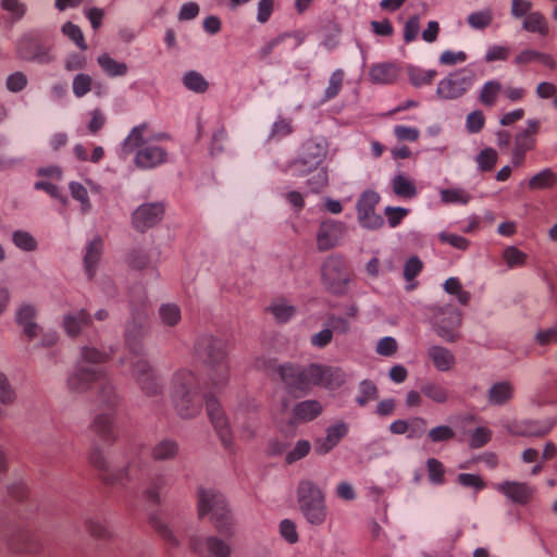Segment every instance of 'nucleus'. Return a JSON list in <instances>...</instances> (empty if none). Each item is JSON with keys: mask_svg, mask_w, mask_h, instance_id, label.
I'll return each instance as SVG.
<instances>
[{"mask_svg": "<svg viewBox=\"0 0 557 557\" xmlns=\"http://www.w3.org/2000/svg\"><path fill=\"white\" fill-rule=\"evenodd\" d=\"M129 362L132 376L145 395L152 397L162 394V380L145 358L134 355Z\"/></svg>", "mask_w": 557, "mask_h": 557, "instance_id": "1a4fd4ad", "label": "nucleus"}, {"mask_svg": "<svg viewBox=\"0 0 557 557\" xmlns=\"http://www.w3.org/2000/svg\"><path fill=\"white\" fill-rule=\"evenodd\" d=\"M433 313L432 323L436 334L448 343H454L460 338L459 329L461 326V313L453 306H434L431 308Z\"/></svg>", "mask_w": 557, "mask_h": 557, "instance_id": "0eeeda50", "label": "nucleus"}, {"mask_svg": "<svg viewBox=\"0 0 557 557\" xmlns=\"http://www.w3.org/2000/svg\"><path fill=\"white\" fill-rule=\"evenodd\" d=\"M444 288L448 294L456 295L462 305H467L470 300V294L462 289L460 282L456 277L448 278L444 284Z\"/></svg>", "mask_w": 557, "mask_h": 557, "instance_id": "13d9d810", "label": "nucleus"}, {"mask_svg": "<svg viewBox=\"0 0 557 557\" xmlns=\"http://www.w3.org/2000/svg\"><path fill=\"white\" fill-rule=\"evenodd\" d=\"M89 462L102 472L103 479L112 484H124L137 476L141 468V461L139 458H132L126 467L119 470L116 473L109 472V465L106 460L103 453L96 448L89 455Z\"/></svg>", "mask_w": 557, "mask_h": 557, "instance_id": "9d476101", "label": "nucleus"}, {"mask_svg": "<svg viewBox=\"0 0 557 557\" xmlns=\"http://www.w3.org/2000/svg\"><path fill=\"white\" fill-rule=\"evenodd\" d=\"M159 323L166 330L176 329L182 322V309L175 302H163L157 312Z\"/></svg>", "mask_w": 557, "mask_h": 557, "instance_id": "393cba45", "label": "nucleus"}, {"mask_svg": "<svg viewBox=\"0 0 557 557\" xmlns=\"http://www.w3.org/2000/svg\"><path fill=\"white\" fill-rule=\"evenodd\" d=\"M346 233V225L335 220H324L320 223L317 232V248L320 251H327L339 245Z\"/></svg>", "mask_w": 557, "mask_h": 557, "instance_id": "dca6fc26", "label": "nucleus"}, {"mask_svg": "<svg viewBox=\"0 0 557 557\" xmlns=\"http://www.w3.org/2000/svg\"><path fill=\"white\" fill-rule=\"evenodd\" d=\"M555 422L545 421H521L512 422L506 425L508 433L517 436H544L550 432Z\"/></svg>", "mask_w": 557, "mask_h": 557, "instance_id": "aec40b11", "label": "nucleus"}, {"mask_svg": "<svg viewBox=\"0 0 557 557\" xmlns=\"http://www.w3.org/2000/svg\"><path fill=\"white\" fill-rule=\"evenodd\" d=\"M536 146V138L529 135L517 133L515 136L511 162L515 166L520 168L525 161L527 152L533 150Z\"/></svg>", "mask_w": 557, "mask_h": 557, "instance_id": "bb28decb", "label": "nucleus"}, {"mask_svg": "<svg viewBox=\"0 0 557 557\" xmlns=\"http://www.w3.org/2000/svg\"><path fill=\"white\" fill-rule=\"evenodd\" d=\"M323 411V406L314 399L302 400L293 408L292 423H305L314 420Z\"/></svg>", "mask_w": 557, "mask_h": 557, "instance_id": "b1692460", "label": "nucleus"}, {"mask_svg": "<svg viewBox=\"0 0 557 557\" xmlns=\"http://www.w3.org/2000/svg\"><path fill=\"white\" fill-rule=\"evenodd\" d=\"M533 3L530 0H511L510 14L513 18H525L532 13Z\"/></svg>", "mask_w": 557, "mask_h": 557, "instance_id": "0e129e2a", "label": "nucleus"}, {"mask_svg": "<svg viewBox=\"0 0 557 557\" xmlns=\"http://www.w3.org/2000/svg\"><path fill=\"white\" fill-rule=\"evenodd\" d=\"M426 354L438 371H449L455 364L454 354L443 346H432Z\"/></svg>", "mask_w": 557, "mask_h": 557, "instance_id": "7c9ffc66", "label": "nucleus"}, {"mask_svg": "<svg viewBox=\"0 0 557 557\" xmlns=\"http://www.w3.org/2000/svg\"><path fill=\"white\" fill-rule=\"evenodd\" d=\"M168 136L153 132L148 124L135 126L125 138L122 151L125 154L135 152L134 163L143 170H150L166 162L168 151L161 141Z\"/></svg>", "mask_w": 557, "mask_h": 557, "instance_id": "f03ea898", "label": "nucleus"}, {"mask_svg": "<svg viewBox=\"0 0 557 557\" xmlns=\"http://www.w3.org/2000/svg\"><path fill=\"white\" fill-rule=\"evenodd\" d=\"M197 375L183 368L174 372L171 381V399L177 414L184 419L197 417L202 407Z\"/></svg>", "mask_w": 557, "mask_h": 557, "instance_id": "7ed1b4c3", "label": "nucleus"}, {"mask_svg": "<svg viewBox=\"0 0 557 557\" xmlns=\"http://www.w3.org/2000/svg\"><path fill=\"white\" fill-rule=\"evenodd\" d=\"M151 524L159 535L172 546H177L178 541L169 527L159 518L152 517Z\"/></svg>", "mask_w": 557, "mask_h": 557, "instance_id": "680f3d73", "label": "nucleus"}, {"mask_svg": "<svg viewBox=\"0 0 557 557\" xmlns=\"http://www.w3.org/2000/svg\"><path fill=\"white\" fill-rule=\"evenodd\" d=\"M269 310L278 322H286L296 313L295 307L286 299H275Z\"/></svg>", "mask_w": 557, "mask_h": 557, "instance_id": "ea45409f", "label": "nucleus"}, {"mask_svg": "<svg viewBox=\"0 0 557 557\" xmlns=\"http://www.w3.org/2000/svg\"><path fill=\"white\" fill-rule=\"evenodd\" d=\"M343 82L344 72L342 70H336L335 72L332 73L329 81V85L324 91V102L335 98L339 94L343 87Z\"/></svg>", "mask_w": 557, "mask_h": 557, "instance_id": "8fccbe9b", "label": "nucleus"}, {"mask_svg": "<svg viewBox=\"0 0 557 557\" xmlns=\"http://www.w3.org/2000/svg\"><path fill=\"white\" fill-rule=\"evenodd\" d=\"M394 135L399 141H417L420 137V131L417 127L396 125L394 127Z\"/></svg>", "mask_w": 557, "mask_h": 557, "instance_id": "052dcab7", "label": "nucleus"}, {"mask_svg": "<svg viewBox=\"0 0 557 557\" xmlns=\"http://www.w3.org/2000/svg\"><path fill=\"white\" fill-rule=\"evenodd\" d=\"M311 449V444L308 441H298L294 448L286 455V461L293 463L304 457H306Z\"/></svg>", "mask_w": 557, "mask_h": 557, "instance_id": "e2e57ef3", "label": "nucleus"}, {"mask_svg": "<svg viewBox=\"0 0 557 557\" xmlns=\"http://www.w3.org/2000/svg\"><path fill=\"white\" fill-rule=\"evenodd\" d=\"M166 486V479L162 475H158L151 479L149 486L145 491V497L147 500L159 504L161 499V492Z\"/></svg>", "mask_w": 557, "mask_h": 557, "instance_id": "49530a36", "label": "nucleus"}, {"mask_svg": "<svg viewBox=\"0 0 557 557\" xmlns=\"http://www.w3.org/2000/svg\"><path fill=\"white\" fill-rule=\"evenodd\" d=\"M177 450L178 448L175 442L163 440L153 446L151 454L154 460H168L174 458Z\"/></svg>", "mask_w": 557, "mask_h": 557, "instance_id": "79ce46f5", "label": "nucleus"}, {"mask_svg": "<svg viewBox=\"0 0 557 557\" xmlns=\"http://www.w3.org/2000/svg\"><path fill=\"white\" fill-rule=\"evenodd\" d=\"M348 433V426L344 422H336L326 429L325 437L315 440L314 451L318 455H326L330 453L342 438Z\"/></svg>", "mask_w": 557, "mask_h": 557, "instance_id": "412c9836", "label": "nucleus"}, {"mask_svg": "<svg viewBox=\"0 0 557 557\" xmlns=\"http://www.w3.org/2000/svg\"><path fill=\"white\" fill-rule=\"evenodd\" d=\"M442 201L445 203L467 205L472 196L462 188H450L441 190Z\"/></svg>", "mask_w": 557, "mask_h": 557, "instance_id": "a18cd8bd", "label": "nucleus"}, {"mask_svg": "<svg viewBox=\"0 0 557 557\" xmlns=\"http://www.w3.org/2000/svg\"><path fill=\"white\" fill-rule=\"evenodd\" d=\"M455 436V432L447 425H438L431 429L428 433V437L433 443L447 442Z\"/></svg>", "mask_w": 557, "mask_h": 557, "instance_id": "69168bd1", "label": "nucleus"}, {"mask_svg": "<svg viewBox=\"0 0 557 557\" xmlns=\"http://www.w3.org/2000/svg\"><path fill=\"white\" fill-rule=\"evenodd\" d=\"M498 159L497 151L493 148L482 150L476 157V162L481 171H491Z\"/></svg>", "mask_w": 557, "mask_h": 557, "instance_id": "6e6d98bb", "label": "nucleus"}, {"mask_svg": "<svg viewBox=\"0 0 557 557\" xmlns=\"http://www.w3.org/2000/svg\"><path fill=\"white\" fill-rule=\"evenodd\" d=\"M556 182L557 175L550 169H545L533 175L528 186L531 190L545 189L553 187Z\"/></svg>", "mask_w": 557, "mask_h": 557, "instance_id": "4c0bfd02", "label": "nucleus"}, {"mask_svg": "<svg viewBox=\"0 0 557 557\" xmlns=\"http://www.w3.org/2000/svg\"><path fill=\"white\" fill-rule=\"evenodd\" d=\"M100 85L96 84L92 77L86 73L76 74L72 82V90L77 98L86 96L91 90H95L98 95H100L98 91Z\"/></svg>", "mask_w": 557, "mask_h": 557, "instance_id": "473e14b6", "label": "nucleus"}, {"mask_svg": "<svg viewBox=\"0 0 557 557\" xmlns=\"http://www.w3.org/2000/svg\"><path fill=\"white\" fill-rule=\"evenodd\" d=\"M437 75L434 70H422L418 67H410L408 70L409 81L414 86H422L432 83Z\"/></svg>", "mask_w": 557, "mask_h": 557, "instance_id": "de8ad7c7", "label": "nucleus"}, {"mask_svg": "<svg viewBox=\"0 0 557 557\" xmlns=\"http://www.w3.org/2000/svg\"><path fill=\"white\" fill-rule=\"evenodd\" d=\"M102 71L110 77L124 76L128 72V66L124 62H119L108 53L100 54L97 59Z\"/></svg>", "mask_w": 557, "mask_h": 557, "instance_id": "72a5a7b5", "label": "nucleus"}, {"mask_svg": "<svg viewBox=\"0 0 557 557\" xmlns=\"http://www.w3.org/2000/svg\"><path fill=\"white\" fill-rule=\"evenodd\" d=\"M197 511L199 518L210 516L218 532L232 536L234 520L225 497L214 488L200 487L197 491Z\"/></svg>", "mask_w": 557, "mask_h": 557, "instance_id": "20e7f679", "label": "nucleus"}, {"mask_svg": "<svg viewBox=\"0 0 557 557\" xmlns=\"http://www.w3.org/2000/svg\"><path fill=\"white\" fill-rule=\"evenodd\" d=\"M308 379L310 380V388L321 386L334 391L345 384L347 374L339 367L312 363L308 366Z\"/></svg>", "mask_w": 557, "mask_h": 557, "instance_id": "f8f14e48", "label": "nucleus"}, {"mask_svg": "<svg viewBox=\"0 0 557 557\" xmlns=\"http://www.w3.org/2000/svg\"><path fill=\"white\" fill-rule=\"evenodd\" d=\"M399 67L395 63L382 62L372 64L369 69L370 81L374 84L388 85L397 81Z\"/></svg>", "mask_w": 557, "mask_h": 557, "instance_id": "5701e85b", "label": "nucleus"}, {"mask_svg": "<svg viewBox=\"0 0 557 557\" xmlns=\"http://www.w3.org/2000/svg\"><path fill=\"white\" fill-rule=\"evenodd\" d=\"M97 385L100 389V399L108 407L117 404V395L106 372L98 368L77 366L67 379V387L72 393H85Z\"/></svg>", "mask_w": 557, "mask_h": 557, "instance_id": "39448f33", "label": "nucleus"}, {"mask_svg": "<svg viewBox=\"0 0 557 557\" xmlns=\"http://www.w3.org/2000/svg\"><path fill=\"white\" fill-rule=\"evenodd\" d=\"M393 191L403 198H413L417 189L412 180L404 174L396 175L391 182Z\"/></svg>", "mask_w": 557, "mask_h": 557, "instance_id": "f704fd0d", "label": "nucleus"}, {"mask_svg": "<svg viewBox=\"0 0 557 557\" xmlns=\"http://www.w3.org/2000/svg\"><path fill=\"white\" fill-rule=\"evenodd\" d=\"M327 147L324 140H308L302 145L298 159L290 164V171L294 175H308L322 164L326 157Z\"/></svg>", "mask_w": 557, "mask_h": 557, "instance_id": "6e6552de", "label": "nucleus"}, {"mask_svg": "<svg viewBox=\"0 0 557 557\" xmlns=\"http://www.w3.org/2000/svg\"><path fill=\"white\" fill-rule=\"evenodd\" d=\"M281 536L289 544L298 542V532L295 522L289 519H284L278 524Z\"/></svg>", "mask_w": 557, "mask_h": 557, "instance_id": "bf43d9fd", "label": "nucleus"}, {"mask_svg": "<svg viewBox=\"0 0 557 557\" xmlns=\"http://www.w3.org/2000/svg\"><path fill=\"white\" fill-rule=\"evenodd\" d=\"M276 372L290 391L307 392L310 389L308 367L302 368L292 363H284L276 367Z\"/></svg>", "mask_w": 557, "mask_h": 557, "instance_id": "f3484780", "label": "nucleus"}, {"mask_svg": "<svg viewBox=\"0 0 557 557\" xmlns=\"http://www.w3.org/2000/svg\"><path fill=\"white\" fill-rule=\"evenodd\" d=\"M380 201V195L373 190H366L359 197L356 208L359 223L367 228H379L384 220L375 213V207Z\"/></svg>", "mask_w": 557, "mask_h": 557, "instance_id": "4468645a", "label": "nucleus"}, {"mask_svg": "<svg viewBox=\"0 0 557 557\" xmlns=\"http://www.w3.org/2000/svg\"><path fill=\"white\" fill-rule=\"evenodd\" d=\"M206 547L212 557H231L232 555L231 545L218 536H208Z\"/></svg>", "mask_w": 557, "mask_h": 557, "instance_id": "a19ab883", "label": "nucleus"}, {"mask_svg": "<svg viewBox=\"0 0 557 557\" xmlns=\"http://www.w3.org/2000/svg\"><path fill=\"white\" fill-rule=\"evenodd\" d=\"M377 397V388L375 384L371 381H362L359 385V395L356 398V401L360 406H364L370 400H373Z\"/></svg>", "mask_w": 557, "mask_h": 557, "instance_id": "864d4df0", "label": "nucleus"}, {"mask_svg": "<svg viewBox=\"0 0 557 557\" xmlns=\"http://www.w3.org/2000/svg\"><path fill=\"white\" fill-rule=\"evenodd\" d=\"M37 309L32 305H22L16 311V323L22 326L23 334L33 341L41 332V326L36 322Z\"/></svg>", "mask_w": 557, "mask_h": 557, "instance_id": "4be33fe9", "label": "nucleus"}, {"mask_svg": "<svg viewBox=\"0 0 557 557\" xmlns=\"http://www.w3.org/2000/svg\"><path fill=\"white\" fill-rule=\"evenodd\" d=\"M475 75L468 69L456 71L437 84L436 95L446 100L462 97L473 85Z\"/></svg>", "mask_w": 557, "mask_h": 557, "instance_id": "9b49d317", "label": "nucleus"}, {"mask_svg": "<svg viewBox=\"0 0 557 557\" xmlns=\"http://www.w3.org/2000/svg\"><path fill=\"white\" fill-rule=\"evenodd\" d=\"M90 321L89 313L81 309L64 314L62 325L69 336L75 337L84 326L89 325Z\"/></svg>", "mask_w": 557, "mask_h": 557, "instance_id": "a878e982", "label": "nucleus"}, {"mask_svg": "<svg viewBox=\"0 0 557 557\" xmlns=\"http://www.w3.org/2000/svg\"><path fill=\"white\" fill-rule=\"evenodd\" d=\"M113 350H101L92 346H84L81 350V358L83 362L100 364L110 360Z\"/></svg>", "mask_w": 557, "mask_h": 557, "instance_id": "58836bf2", "label": "nucleus"}, {"mask_svg": "<svg viewBox=\"0 0 557 557\" xmlns=\"http://www.w3.org/2000/svg\"><path fill=\"white\" fill-rule=\"evenodd\" d=\"M15 400V392L10 384L8 376L0 373V403L10 405Z\"/></svg>", "mask_w": 557, "mask_h": 557, "instance_id": "338daca9", "label": "nucleus"}, {"mask_svg": "<svg viewBox=\"0 0 557 557\" xmlns=\"http://www.w3.org/2000/svg\"><path fill=\"white\" fill-rule=\"evenodd\" d=\"M197 351L205 364V389L207 414L225 449L234 451V438L228 420L215 397L228 384L231 364L227 346L219 338L205 337L198 343Z\"/></svg>", "mask_w": 557, "mask_h": 557, "instance_id": "f257e3e1", "label": "nucleus"}, {"mask_svg": "<svg viewBox=\"0 0 557 557\" xmlns=\"http://www.w3.org/2000/svg\"><path fill=\"white\" fill-rule=\"evenodd\" d=\"M162 214L163 207L160 203H145L133 213V226L139 232H145L156 225L161 220Z\"/></svg>", "mask_w": 557, "mask_h": 557, "instance_id": "6ab92c4d", "label": "nucleus"}, {"mask_svg": "<svg viewBox=\"0 0 557 557\" xmlns=\"http://www.w3.org/2000/svg\"><path fill=\"white\" fill-rule=\"evenodd\" d=\"M522 28L525 32L539 34L543 37L549 34L548 21L540 11L529 13L525 18L522 20Z\"/></svg>", "mask_w": 557, "mask_h": 557, "instance_id": "2f4dec72", "label": "nucleus"}, {"mask_svg": "<svg viewBox=\"0 0 557 557\" xmlns=\"http://www.w3.org/2000/svg\"><path fill=\"white\" fill-rule=\"evenodd\" d=\"M322 280L332 293L342 294L349 281L345 260L336 256L327 258L322 268Z\"/></svg>", "mask_w": 557, "mask_h": 557, "instance_id": "ddd939ff", "label": "nucleus"}, {"mask_svg": "<svg viewBox=\"0 0 557 557\" xmlns=\"http://www.w3.org/2000/svg\"><path fill=\"white\" fill-rule=\"evenodd\" d=\"M13 244L23 251H35L38 243L36 238L26 231H15L12 234Z\"/></svg>", "mask_w": 557, "mask_h": 557, "instance_id": "c03bdc74", "label": "nucleus"}, {"mask_svg": "<svg viewBox=\"0 0 557 557\" xmlns=\"http://www.w3.org/2000/svg\"><path fill=\"white\" fill-rule=\"evenodd\" d=\"M527 258L528 256L515 246H509L503 251V259L509 268L523 265Z\"/></svg>", "mask_w": 557, "mask_h": 557, "instance_id": "3c124183", "label": "nucleus"}, {"mask_svg": "<svg viewBox=\"0 0 557 557\" xmlns=\"http://www.w3.org/2000/svg\"><path fill=\"white\" fill-rule=\"evenodd\" d=\"M16 51L21 59L40 64H48L54 60L51 48L40 44L32 34L21 37Z\"/></svg>", "mask_w": 557, "mask_h": 557, "instance_id": "2eb2a0df", "label": "nucleus"}, {"mask_svg": "<svg viewBox=\"0 0 557 557\" xmlns=\"http://www.w3.org/2000/svg\"><path fill=\"white\" fill-rule=\"evenodd\" d=\"M317 173L308 180V185L312 191L319 193L329 183L327 171L323 168L315 170Z\"/></svg>", "mask_w": 557, "mask_h": 557, "instance_id": "774afa93", "label": "nucleus"}, {"mask_svg": "<svg viewBox=\"0 0 557 557\" xmlns=\"http://www.w3.org/2000/svg\"><path fill=\"white\" fill-rule=\"evenodd\" d=\"M421 393L436 404H445L449 399L448 389L436 382H426L421 386Z\"/></svg>", "mask_w": 557, "mask_h": 557, "instance_id": "c9c22d12", "label": "nucleus"}, {"mask_svg": "<svg viewBox=\"0 0 557 557\" xmlns=\"http://www.w3.org/2000/svg\"><path fill=\"white\" fill-rule=\"evenodd\" d=\"M515 395V387L508 381L494 383L487 391V400L493 406H503L509 403Z\"/></svg>", "mask_w": 557, "mask_h": 557, "instance_id": "c85d7f7f", "label": "nucleus"}, {"mask_svg": "<svg viewBox=\"0 0 557 557\" xmlns=\"http://www.w3.org/2000/svg\"><path fill=\"white\" fill-rule=\"evenodd\" d=\"M185 87L195 92H205L208 89V82L198 72H188L183 77Z\"/></svg>", "mask_w": 557, "mask_h": 557, "instance_id": "09e8293b", "label": "nucleus"}, {"mask_svg": "<svg viewBox=\"0 0 557 557\" xmlns=\"http://www.w3.org/2000/svg\"><path fill=\"white\" fill-rule=\"evenodd\" d=\"M493 20L492 11L486 9L483 11H476L468 16V23L472 28L484 29L491 25Z\"/></svg>", "mask_w": 557, "mask_h": 557, "instance_id": "603ef678", "label": "nucleus"}, {"mask_svg": "<svg viewBox=\"0 0 557 557\" xmlns=\"http://www.w3.org/2000/svg\"><path fill=\"white\" fill-rule=\"evenodd\" d=\"M426 468L429 479L433 484L438 485L444 483L445 468L441 461L435 458H430L426 461Z\"/></svg>", "mask_w": 557, "mask_h": 557, "instance_id": "4d7b16f0", "label": "nucleus"}, {"mask_svg": "<svg viewBox=\"0 0 557 557\" xmlns=\"http://www.w3.org/2000/svg\"><path fill=\"white\" fill-rule=\"evenodd\" d=\"M69 188L73 199L81 203V212L83 214L88 213L91 210V202L88 197L86 187L77 182H72L70 183Z\"/></svg>", "mask_w": 557, "mask_h": 557, "instance_id": "37998d69", "label": "nucleus"}, {"mask_svg": "<svg viewBox=\"0 0 557 557\" xmlns=\"http://www.w3.org/2000/svg\"><path fill=\"white\" fill-rule=\"evenodd\" d=\"M495 488L516 504L525 505L533 498L535 487L525 482L505 481L495 485Z\"/></svg>", "mask_w": 557, "mask_h": 557, "instance_id": "a211bd4d", "label": "nucleus"}, {"mask_svg": "<svg viewBox=\"0 0 557 557\" xmlns=\"http://www.w3.org/2000/svg\"><path fill=\"white\" fill-rule=\"evenodd\" d=\"M299 509L308 523L321 525L327 518V507L323 491L312 481L302 480L297 487Z\"/></svg>", "mask_w": 557, "mask_h": 557, "instance_id": "423d86ee", "label": "nucleus"}, {"mask_svg": "<svg viewBox=\"0 0 557 557\" xmlns=\"http://www.w3.org/2000/svg\"><path fill=\"white\" fill-rule=\"evenodd\" d=\"M62 33L64 36L69 37L71 40H73L75 42V45L78 48H81L82 50L87 49V45L85 42L83 32L77 25H75L71 22H66L62 26Z\"/></svg>", "mask_w": 557, "mask_h": 557, "instance_id": "5fc2aeb1", "label": "nucleus"}, {"mask_svg": "<svg viewBox=\"0 0 557 557\" xmlns=\"http://www.w3.org/2000/svg\"><path fill=\"white\" fill-rule=\"evenodd\" d=\"M503 91V85L498 81L486 82L480 92L479 100L485 107H494L499 94Z\"/></svg>", "mask_w": 557, "mask_h": 557, "instance_id": "e433bc0d", "label": "nucleus"}, {"mask_svg": "<svg viewBox=\"0 0 557 557\" xmlns=\"http://www.w3.org/2000/svg\"><path fill=\"white\" fill-rule=\"evenodd\" d=\"M91 429L96 432L104 442L113 443L116 441L114 431V418L112 413L102 412L94 418Z\"/></svg>", "mask_w": 557, "mask_h": 557, "instance_id": "cd10ccee", "label": "nucleus"}, {"mask_svg": "<svg viewBox=\"0 0 557 557\" xmlns=\"http://www.w3.org/2000/svg\"><path fill=\"white\" fill-rule=\"evenodd\" d=\"M103 249L102 239L97 237L88 243L84 255V265L88 278H92L96 273L97 264L101 258Z\"/></svg>", "mask_w": 557, "mask_h": 557, "instance_id": "c756f323", "label": "nucleus"}]
</instances>
